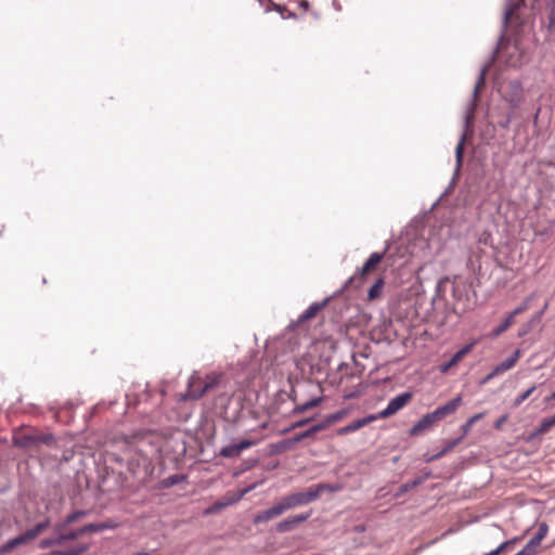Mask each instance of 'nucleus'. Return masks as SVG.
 Segmentation results:
<instances>
[{
    "label": "nucleus",
    "mask_w": 555,
    "mask_h": 555,
    "mask_svg": "<svg viewBox=\"0 0 555 555\" xmlns=\"http://www.w3.org/2000/svg\"><path fill=\"white\" fill-rule=\"evenodd\" d=\"M343 489L339 483H318L312 485L305 491L289 493L279 500L283 512L308 505L317 501L324 492H337Z\"/></svg>",
    "instance_id": "nucleus-1"
},
{
    "label": "nucleus",
    "mask_w": 555,
    "mask_h": 555,
    "mask_svg": "<svg viewBox=\"0 0 555 555\" xmlns=\"http://www.w3.org/2000/svg\"><path fill=\"white\" fill-rule=\"evenodd\" d=\"M49 526L50 520L46 519L44 521H41L35 527L26 530L24 533L9 540L7 543L0 546V555L10 554L14 548L35 540L44 530H47Z\"/></svg>",
    "instance_id": "nucleus-2"
},
{
    "label": "nucleus",
    "mask_w": 555,
    "mask_h": 555,
    "mask_svg": "<svg viewBox=\"0 0 555 555\" xmlns=\"http://www.w3.org/2000/svg\"><path fill=\"white\" fill-rule=\"evenodd\" d=\"M412 399L413 393L410 391L400 393L397 397L392 398L388 402V405L375 416H377V420L390 417L395 415L397 412H399L401 409H403L406 404H409L412 401Z\"/></svg>",
    "instance_id": "nucleus-3"
},
{
    "label": "nucleus",
    "mask_w": 555,
    "mask_h": 555,
    "mask_svg": "<svg viewBox=\"0 0 555 555\" xmlns=\"http://www.w3.org/2000/svg\"><path fill=\"white\" fill-rule=\"evenodd\" d=\"M384 253H373L367 258L365 263L358 270V272L350 278L349 283H358V286L362 284V280L366 278L376 267L382 262Z\"/></svg>",
    "instance_id": "nucleus-4"
},
{
    "label": "nucleus",
    "mask_w": 555,
    "mask_h": 555,
    "mask_svg": "<svg viewBox=\"0 0 555 555\" xmlns=\"http://www.w3.org/2000/svg\"><path fill=\"white\" fill-rule=\"evenodd\" d=\"M311 514H312V512L309 511L307 513H301V514L289 516V517L283 519L282 521L278 522L275 526V530L279 533L291 532V531L295 530L299 525L307 521L310 518Z\"/></svg>",
    "instance_id": "nucleus-5"
},
{
    "label": "nucleus",
    "mask_w": 555,
    "mask_h": 555,
    "mask_svg": "<svg viewBox=\"0 0 555 555\" xmlns=\"http://www.w3.org/2000/svg\"><path fill=\"white\" fill-rule=\"evenodd\" d=\"M450 282L452 283V297L455 301L460 302L464 299H468V291L469 286L466 282L459 275H454L453 278L446 276L440 283Z\"/></svg>",
    "instance_id": "nucleus-6"
},
{
    "label": "nucleus",
    "mask_w": 555,
    "mask_h": 555,
    "mask_svg": "<svg viewBox=\"0 0 555 555\" xmlns=\"http://www.w3.org/2000/svg\"><path fill=\"white\" fill-rule=\"evenodd\" d=\"M206 395L204 390V380L203 376L198 374L191 375L188 384V390L184 396L185 399L190 400H198Z\"/></svg>",
    "instance_id": "nucleus-7"
},
{
    "label": "nucleus",
    "mask_w": 555,
    "mask_h": 555,
    "mask_svg": "<svg viewBox=\"0 0 555 555\" xmlns=\"http://www.w3.org/2000/svg\"><path fill=\"white\" fill-rule=\"evenodd\" d=\"M14 441L16 446L30 450L31 448L37 447L40 443L49 444L50 442L53 441V438L50 435H22L15 438Z\"/></svg>",
    "instance_id": "nucleus-8"
},
{
    "label": "nucleus",
    "mask_w": 555,
    "mask_h": 555,
    "mask_svg": "<svg viewBox=\"0 0 555 555\" xmlns=\"http://www.w3.org/2000/svg\"><path fill=\"white\" fill-rule=\"evenodd\" d=\"M258 443L257 440L251 439H243L237 443H232L223 447L220 450V455L223 457H234L238 456L242 451L249 449Z\"/></svg>",
    "instance_id": "nucleus-9"
},
{
    "label": "nucleus",
    "mask_w": 555,
    "mask_h": 555,
    "mask_svg": "<svg viewBox=\"0 0 555 555\" xmlns=\"http://www.w3.org/2000/svg\"><path fill=\"white\" fill-rule=\"evenodd\" d=\"M477 340H473L472 343L465 345L462 347L457 352L454 353V356L446 363H443L440 366L441 373H447L451 367L457 365L464 357H466L473 348L476 346Z\"/></svg>",
    "instance_id": "nucleus-10"
},
{
    "label": "nucleus",
    "mask_w": 555,
    "mask_h": 555,
    "mask_svg": "<svg viewBox=\"0 0 555 555\" xmlns=\"http://www.w3.org/2000/svg\"><path fill=\"white\" fill-rule=\"evenodd\" d=\"M438 418H436V415L434 412L427 413L422 418L413 425V427L410 429L411 436H417L422 433L428 430L431 428L436 423H438Z\"/></svg>",
    "instance_id": "nucleus-11"
},
{
    "label": "nucleus",
    "mask_w": 555,
    "mask_h": 555,
    "mask_svg": "<svg viewBox=\"0 0 555 555\" xmlns=\"http://www.w3.org/2000/svg\"><path fill=\"white\" fill-rule=\"evenodd\" d=\"M282 514H284L279 501L273 505L271 506L270 508L268 509H264L258 514H256L254 516V519H253V522L255 525H259V524H262V522H268L270 521L271 519L273 518H276L279 516H281Z\"/></svg>",
    "instance_id": "nucleus-12"
},
{
    "label": "nucleus",
    "mask_w": 555,
    "mask_h": 555,
    "mask_svg": "<svg viewBox=\"0 0 555 555\" xmlns=\"http://www.w3.org/2000/svg\"><path fill=\"white\" fill-rule=\"evenodd\" d=\"M461 404H462V396H457V397L453 398L448 403L437 408L434 411L436 418H438V421H441L444 417L452 415L453 413L456 412V410L460 408Z\"/></svg>",
    "instance_id": "nucleus-13"
},
{
    "label": "nucleus",
    "mask_w": 555,
    "mask_h": 555,
    "mask_svg": "<svg viewBox=\"0 0 555 555\" xmlns=\"http://www.w3.org/2000/svg\"><path fill=\"white\" fill-rule=\"evenodd\" d=\"M376 420H377V416H375V414H371L366 417L356 420L352 423H350L344 427H340L337 430V435L344 436V435H348L350 433L357 431V430L361 429L362 427L373 423Z\"/></svg>",
    "instance_id": "nucleus-14"
},
{
    "label": "nucleus",
    "mask_w": 555,
    "mask_h": 555,
    "mask_svg": "<svg viewBox=\"0 0 555 555\" xmlns=\"http://www.w3.org/2000/svg\"><path fill=\"white\" fill-rule=\"evenodd\" d=\"M224 374L221 372H210L203 376L204 390L206 393L217 389L223 382Z\"/></svg>",
    "instance_id": "nucleus-15"
},
{
    "label": "nucleus",
    "mask_w": 555,
    "mask_h": 555,
    "mask_svg": "<svg viewBox=\"0 0 555 555\" xmlns=\"http://www.w3.org/2000/svg\"><path fill=\"white\" fill-rule=\"evenodd\" d=\"M521 357V351L519 349L515 350L514 353L508 357L503 362L499 363L496 366H494V374H503L507 372L508 370L513 369L519 358Z\"/></svg>",
    "instance_id": "nucleus-16"
},
{
    "label": "nucleus",
    "mask_w": 555,
    "mask_h": 555,
    "mask_svg": "<svg viewBox=\"0 0 555 555\" xmlns=\"http://www.w3.org/2000/svg\"><path fill=\"white\" fill-rule=\"evenodd\" d=\"M322 430H324V426H322L321 423H318V424L311 426L310 428H308L307 430L294 436L291 439V442L292 443L300 442L301 440H304L306 438H310V437L314 436L317 433L322 431Z\"/></svg>",
    "instance_id": "nucleus-17"
},
{
    "label": "nucleus",
    "mask_w": 555,
    "mask_h": 555,
    "mask_svg": "<svg viewBox=\"0 0 555 555\" xmlns=\"http://www.w3.org/2000/svg\"><path fill=\"white\" fill-rule=\"evenodd\" d=\"M349 414L348 409H341L333 414L327 415L324 421L320 422L322 426H324V429L330 427L331 425L341 421Z\"/></svg>",
    "instance_id": "nucleus-18"
},
{
    "label": "nucleus",
    "mask_w": 555,
    "mask_h": 555,
    "mask_svg": "<svg viewBox=\"0 0 555 555\" xmlns=\"http://www.w3.org/2000/svg\"><path fill=\"white\" fill-rule=\"evenodd\" d=\"M93 532H96L95 531V526L94 524H88L77 530H73V531H69L67 533H64V538L66 541L68 540H76L77 538H79L80 535H83V534H87V533H93Z\"/></svg>",
    "instance_id": "nucleus-19"
},
{
    "label": "nucleus",
    "mask_w": 555,
    "mask_h": 555,
    "mask_svg": "<svg viewBox=\"0 0 555 555\" xmlns=\"http://www.w3.org/2000/svg\"><path fill=\"white\" fill-rule=\"evenodd\" d=\"M241 499V496L236 498V499H228V498H223L222 500L220 501H217L215 504H212L210 507H208L206 511H205V515H208V514H215V513H218L219 511H221L222 508H225L227 506L235 503L236 501H238Z\"/></svg>",
    "instance_id": "nucleus-20"
},
{
    "label": "nucleus",
    "mask_w": 555,
    "mask_h": 555,
    "mask_svg": "<svg viewBox=\"0 0 555 555\" xmlns=\"http://www.w3.org/2000/svg\"><path fill=\"white\" fill-rule=\"evenodd\" d=\"M385 281L383 278H378L375 283L370 287L367 292V299L369 300H375L379 298L383 294Z\"/></svg>",
    "instance_id": "nucleus-21"
},
{
    "label": "nucleus",
    "mask_w": 555,
    "mask_h": 555,
    "mask_svg": "<svg viewBox=\"0 0 555 555\" xmlns=\"http://www.w3.org/2000/svg\"><path fill=\"white\" fill-rule=\"evenodd\" d=\"M88 550H89V545L83 544V545H79L77 547L67 550V551H52L50 553L42 554V555H83V553H86Z\"/></svg>",
    "instance_id": "nucleus-22"
},
{
    "label": "nucleus",
    "mask_w": 555,
    "mask_h": 555,
    "mask_svg": "<svg viewBox=\"0 0 555 555\" xmlns=\"http://www.w3.org/2000/svg\"><path fill=\"white\" fill-rule=\"evenodd\" d=\"M553 426H555V415L552 417L542 420L541 424L535 429L534 436H540V435L546 434Z\"/></svg>",
    "instance_id": "nucleus-23"
},
{
    "label": "nucleus",
    "mask_w": 555,
    "mask_h": 555,
    "mask_svg": "<svg viewBox=\"0 0 555 555\" xmlns=\"http://www.w3.org/2000/svg\"><path fill=\"white\" fill-rule=\"evenodd\" d=\"M65 541L66 540L64 538V534H60L56 538L41 540L39 542V547L40 548H49V547H52L54 545H62Z\"/></svg>",
    "instance_id": "nucleus-24"
},
{
    "label": "nucleus",
    "mask_w": 555,
    "mask_h": 555,
    "mask_svg": "<svg viewBox=\"0 0 555 555\" xmlns=\"http://www.w3.org/2000/svg\"><path fill=\"white\" fill-rule=\"evenodd\" d=\"M324 304L311 305L301 315L300 321H307L317 315V313L323 308Z\"/></svg>",
    "instance_id": "nucleus-25"
},
{
    "label": "nucleus",
    "mask_w": 555,
    "mask_h": 555,
    "mask_svg": "<svg viewBox=\"0 0 555 555\" xmlns=\"http://www.w3.org/2000/svg\"><path fill=\"white\" fill-rule=\"evenodd\" d=\"M483 416H485V413L481 412V413L475 414L474 416L469 417L467 420V422L465 424H463L462 427H461L462 437L464 438L469 433V430L473 427V425L476 422H478L479 420H481Z\"/></svg>",
    "instance_id": "nucleus-26"
},
{
    "label": "nucleus",
    "mask_w": 555,
    "mask_h": 555,
    "mask_svg": "<svg viewBox=\"0 0 555 555\" xmlns=\"http://www.w3.org/2000/svg\"><path fill=\"white\" fill-rule=\"evenodd\" d=\"M548 29L555 30V0H547Z\"/></svg>",
    "instance_id": "nucleus-27"
},
{
    "label": "nucleus",
    "mask_w": 555,
    "mask_h": 555,
    "mask_svg": "<svg viewBox=\"0 0 555 555\" xmlns=\"http://www.w3.org/2000/svg\"><path fill=\"white\" fill-rule=\"evenodd\" d=\"M514 323L513 315H508L503 323L492 332V337H499Z\"/></svg>",
    "instance_id": "nucleus-28"
},
{
    "label": "nucleus",
    "mask_w": 555,
    "mask_h": 555,
    "mask_svg": "<svg viewBox=\"0 0 555 555\" xmlns=\"http://www.w3.org/2000/svg\"><path fill=\"white\" fill-rule=\"evenodd\" d=\"M462 439H463V437L461 436L457 439L449 441L447 443V446L438 454H436L431 457V460L439 459V457L443 456L444 454H447L448 452L452 451L462 441Z\"/></svg>",
    "instance_id": "nucleus-29"
},
{
    "label": "nucleus",
    "mask_w": 555,
    "mask_h": 555,
    "mask_svg": "<svg viewBox=\"0 0 555 555\" xmlns=\"http://www.w3.org/2000/svg\"><path fill=\"white\" fill-rule=\"evenodd\" d=\"M539 546L540 543H538L534 539H531L519 552L522 555H535L538 553Z\"/></svg>",
    "instance_id": "nucleus-30"
},
{
    "label": "nucleus",
    "mask_w": 555,
    "mask_h": 555,
    "mask_svg": "<svg viewBox=\"0 0 555 555\" xmlns=\"http://www.w3.org/2000/svg\"><path fill=\"white\" fill-rule=\"evenodd\" d=\"M534 390H535V386L533 385L532 387H530L522 393L518 395L513 402L514 406H516V408L519 406L525 400H527L532 395V392Z\"/></svg>",
    "instance_id": "nucleus-31"
},
{
    "label": "nucleus",
    "mask_w": 555,
    "mask_h": 555,
    "mask_svg": "<svg viewBox=\"0 0 555 555\" xmlns=\"http://www.w3.org/2000/svg\"><path fill=\"white\" fill-rule=\"evenodd\" d=\"M320 402H321V398L311 399V400L305 402L304 404L297 406L296 410L298 412H305V411H308V410L317 406Z\"/></svg>",
    "instance_id": "nucleus-32"
},
{
    "label": "nucleus",
    "mask_w": 555,
    "mask_h": 555,
    "mask_svg": "<svg viewBox=\"0 0 555 555\" xmlns=\"http://www.w3.org/2000/svg\"><path fill=\"white\" fill-rule=\"evenodd\" d=\"M83 516H86V512L85 511H76V512L69 514L66 517L65 525H72V524L76 522L78 519H80Z\"/></svg>",
    "instance_id": "nucleus-33"
},
{
    "label": "nucleus",
    "mask_w": 555,
    "mask_h": 555,
    "mask_svg": "<svg viewBox=\"0 0 555 555\" xmlns=\"http://www.w3.org/2000/svg\"><path fill=\"white\" fill-rule=\"evenodd\" d=\"M529 301L530 297L527 298L519 307H517L513 312H511L508 315H513V320L516 315L525 312L529 308Z\"/></svg>",
    "instance_id": "nucleus-34"
},
{
    "label": "nucleus",
    "mask_w": 555,
    "mask_h": 555,
    "mask_svg": "<svg viewBox=\"0 0 555 555\" xmlns=\"http://www.w3.org/2000/svg\"><path fill=\"white\" fill-rule=\"evenodd\" d=\"M94 526H95V531L99 532V531H103L106 529H114L117 527V524L109 520V521H105V522L94 524Z\"/></svg>",
    "instance_id": "nucleus-35"
},
{
    "label": "nucleus",
    "mask_w": 555,
    "mask_h": 555,
    "mask_svg": "<svg viewBox=\"0 0 555 555\" xmlns=\"http://www.w3.org/2000/svg\"><path fill=\"white\" fill-rule=\"evenodd\" d=\"M546 532H547V527H546V525H542V526H540V528H539V530H538L537 534H535L532 539H534L538 543H540V544H541L542 540H543V539L545 538V535H546Z\"/></svg>",
    "instance_id": "nucleus-36"
},
{
    "label": "nucleus",
    "mask_w": 555,
    "mask_h": 555,
    "mask_svg": "<svg viewBox=\"0 0 555 555\" xmlns=\"http://www.w3.org/2000/svg\"><path fill=\"white\" fill-rule=\"evenodd\" d=\"M507 545H508V542H504L499 547H496L495 550H493L485 555H500L506 548Z\"/></svg>",
    "instance_id": "nucleus-37"
},
{
    "label": "nucleus",
    "mask_w": 555,
    "mask_h": 555,
    "mask_svg": "<svg viewBox=\"0 0 555 555\" xmlns=\"http://www.w3.org/2000/svg\"><path fill=\"white\" fill-rule=\"evenodd\" d=\"M463 157V142H460L456 146V159L461 164Z\"/></svg>",
    "instance_id": "nucleus-38"
},
{
    "label": "nucleus",
    "mask_w": 555,
    "mask_h": 555,
    "mask_svg": "<svg viewBox=\"0 0 555 555\" xmlns=\"http://www.w3.org/2000/svg\"><path fill=\"white\" fill-rule=\"evenodd\" d=\"M485 85V70H482V73L480 74V77L477 81V85H476V88H475V92L477 93L478 92V89L480 87H482Z\"/></svg>",
    "instance_id": "nucleus-39"
},
{
    "label": "nucleus",
    "mask_w": 555,
    "mask_h": 555,
    "mask_svg": "<svg viewBox=\"0 0 555 555\" xmlns=\"http://www.w3.org/2000/svg\"><path fill=\"white\" fill-rule=\"evenodd\" d=\"M506 421H507V415H503L502 417H500V418L494 423V427H495L496 429H500Z\"/></svg>",
    "instance_id": "nucleus-40"
},
{
    "label": "nucleus",
    "mask_w": 555,
    "mask_h": 555,
    "mask_svg": "<svg viewBox=\"0 0 555 555\" xmlns=\"http://www.w3.org/2000/svg\"><path fill=\"white\" fill-rule=\"evenodd\" d=\"M179 480H180L179 476H171L170 478H168L167 485L168 486L176 485L177 482H179Z\"/></svg>",
    "instance_id": "nucleus-41"
},
{
    "label": "nucleus",
    "mask_w": 555,
    "mask_h": 555,
    "mask_svg": "<svg viewBox=\"0 0 555 555\" xmlns=\"http://www.w3.org/2000/svg\"><path fill=\"white\" fill-rule=\"evenodd\" d=\"M498 375L499 374H494V369H493L492 372L485 377V379L482 380V384L488 383L490 379H492L493 377H495Z\"/></svg>",
    "instance_id": "nucleus-42"
},
{
    "label": "nucleus",
    "mask_w": 555,
    "mask_h": 555,
    "mask_svg": "<svg viewBox=\"0 0 555 555\" xmlns=\"http://www.w3.org/2000/svg\"><path fill=\"white\" fill-rule=\"evenodd\" d=\"M298 4L305 11L308 10V8H309V2L307 0H298Z\"/></svg>",
    "instance_id": "nucleus-43"
},
{
    "label": "nucleus",
    "mask_w": 555,
    "mask_h": 555,
    "mask_svg": "<svg viewBox=\"0 0 555 555\" xmlns=\"http://www.w3.org/2000/svg\"><path fill=\"white\" fill-rule=\"evenodd\" d=\"M308 422H309L308 420H301V421H298V422H296V423L293 425V427H294V428L301 427V426L306 425Z\"/></svg>",
    "instance_id": "nucleus-44"
},
{
    "label": "nucleus",
    "mask_w": 555,
    "mask_h": 555,
    "mask_svg": "<svg viewBox=\"0 0 555 555\" xmlns=\"http://www.w3.org/2000/svg\"><path fill=\"white\" fill-rule=\"evenodd\" d=\"M546 308H547V304H545V306H544V308L542 309V311H541V312L537 315V318H535V319H533L532 321H537V322H539V321H540V319H541V317H542V314H543V312H544V310H545Z\"/></svg>",
    "instance_id": "nucleus-45"
},
{
    "label": "nucleus",
    "mask_w": 555,
    "mask_h": 555,
    "mask_svg": "<svg viewBox=\"0 0 555 555\" xmlns=\"http://www.w3.org/2000/svg\"><path fill=\"white\" fill-rule=\"evenodd\" d=\"M512 14H513V11H512V10H509V11H507V12H506V15H505L506 21H507V20H509V18L512 17Z\"/></svg>",
    "instance_id": "nucleus-46"
},
{
    "label": "nucleus",
    "mask_w": 555,
    "mask_h": 555,
    "mask_svg": "<svg viewBox=\"0 0 555 555\" xmlns=\"http://www.w3.org/2000/svg\"><path fill=\"white\" fill-rule=\"evenodd\" d=\"M550 400H555V391L546 398V401H550Z\"/></svg>",
    "instance_id": "nucleus-47"
},
{
    "label": "nucleus",
    "mask_w": 555,
    "mask_h": 555,
    "mask_svg": "<svg viewBox=\"0 0 555 555\" xmlns=\"http://www.w3.org/2000/svg\"><path fill=\"white\" fill-rule=\"evenodd\" d=\"M134 555H150V554H149V553H146V552H139V553H137V554H134Z\"/></svg>",
    "instance_id": "nucleus-48"
},
{
    "label": "nucleus",
    "mask_w": 555,
    "mask_h": 555,
    "mask_svg": "<svg viewBox=\"0 0 555 555\" xmlns=\"http://www.w3.org/2000/svg\"><path fill=\"white\" fill-rule=\"evenodd\" d=\"M3 231H4V225H1L0 227V236L2 235Z\"/></svg>",
    "instance_id": "nucleus-49"
},
{
    "label": "nucleus",
    "mask_w": 555,
    "mask_h": 555,
    "mask_svg": "<svg viewBox=\"0 0 555 555\" xmlns=\"http://www.w3.org/2000/svg\"><path fill=\"white\" fill-rule=\"evenodd\" d=\"M526 333H527V331L520 332V333H519V336H522V335H525Z\"/></svg>",
    "instance_id": "nucleus-50"
},
{
    "label": "nucleus",
    "mask_w": 555,
    "mask_h": 555,
    "mask_svg": "<svg viewBox=\"0 0 555 555\" xmlns=\"http://www.w3.org/2000/svg\"><path fill=\"white\" fill-rule=\"evenodd\" d=\"M515 555H522V554H520V552H518V553H517V554H515Z\"/></svg>",
    "instance_id": "nucleus-51"
}]
</instances>
